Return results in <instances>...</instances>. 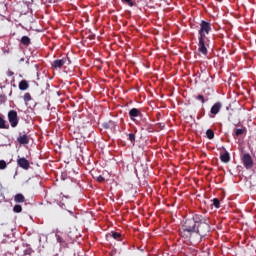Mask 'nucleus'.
I'll return each mask as SVG.
<instances>
[{
  "label": "nucleus",
  "mask_w": 256,
  "mask_h": 256,
  "mask_svg": "<svg viewBox=\"0 0 256 256\" xmlns=\"http://www.w3.org/2000/svg\"><path fill=\"white\" fill-rule=\"evenodd\" d=\"M7 169V162L0 160V170Z\"/></svg>",
  "instance_id": "obj_25"
},
{
  "label": "nucleus",
  "mask_w": 256,
  "mask_h": 256,
  "mask_svg": "<svg viewBox=\"0 0 256 256\" xmlns=\"http://www.w3.org/2000/svg\"><path fill=\"white\" fill-rule=\"evenodd\" d=\"M247 132L246 128H238L234 130L233 137L237 139L240 135H244Z\"/></svg>",
  "instance_id": "obj_11"
},
{
  "label": "nucleus",
  "mask_w": 256,
  "mask_h": 256,
  "mask_svg": "<svg viewBox=\"0 0 256 256\" xmlns=\"http://www.w3.org/2000/svg\"><path fill=\"white\" fill-rule=\"evenodd\" d=\"M122 3L129 5V7H133V5H135V3H133V0H122Z\"/></svg>",
  "instance_id": "obj_26"
},
{
  "label": "nucleus",
  "mask_w": 256,
  "mask_h": 256,
  "mask_svg": "<svg viewBox=\"0 0 256 256\" xmlns=\"http://www.w3.org/2000/svg\"><path fill=\"white\" fill-rule=\"evenodd\" d=\"M1 226H3L4 224L2 223V224H0Z\"/></svg>",
  "instance_id": "obj_33"
},
{
  "label": "nucleus",
  "mask_w": 256,
  "mask_h": 256,
  "mask_svg": "<svg viewBox=\"0 0 256 256\" xmlns=\"http://www.w3.org/2000/svg\"><path fill=\"white\" fill-rule=\"evenodd\" d=\"M201 220L198 221V224L196 226V235H199L200 237H207L209 233L211 232V222L209 220V217L200 214Z\"/></svg>",
  "instance_id": "obj_3"
},
{
  "label": "nucleus",
  "mask_w": 256,
  "mask_h": 256,
  "mask_svg": "<svg viewBox=\"0 0 256 256\" xmlns=\"http://www.w3.org/2000/svg\"><path fill=\"white\" fill-rule=\"evenodd\" d=\"M97 181L98 183H103V181H105V178L102 175H100L97 177Z\"/></svg>",
  "instance_id": "obj_30"
},
{
  "label": "nucleus",
  "mask_w": 256,
  "mask_h": 256,
  "mask_svg": "<svg viewBox=\"0 0 256 256\" xmlns=\"http://www.w3.org/2000/svg\"><path fill=\"white\" fill-rule=\"evenodd\" d=\"M102 127H103L104 129H115L116 124H115V121L109 120L108 122H104V123L102 124Z\"/></svg>",
  "instance_id": "obj_13"
},
{
  "label": "nucleus",
  "mask_w": 256,
  "mask_h": 256,
  "mask_svg": "<svg viewBox=\"0 0 256 256\" xmlns=\"http://www.w3.org/2000/svg\"><path fill=\"white\" fill-rule=\"evenodd\" d=\"M222 107L223 104L221 102H216L210 109L209 117L213 119L215 115H218V113L221 111Z\"/></svg>",
  "instance_id": "obj_8"
},
{
  "label": "nucleus",
  "mask_w": 256,
  "mask_h": 256,
  "mask_svg": "<svg viewBox=\"0 0 256 256\" xmlns=\"http://www.w3.org/2000/svg\"><path fill=\"white\" fill-rule=\"evenodd\" d=\"M18 87L20 91H27L29 89V82L27 80H21Z\"/></svg>",
  "instance_id": "obj_12"
},
{
  "label": "nucleus",
  "mask_w": 256,
  "mask_h": 256,
  "mask_svg": "<svg viewBox=\"0 0 256 256\" xmlns=\"http://www.w3.org/2000/svg\"><path fill=\"white\" fill-rule=\"evenodd\" d=\"M6 121L0 116V129H9V126L5 125Z\"/></svg>",
  "instance_id": "obj_20"
},
{
  "label": "nucleus",
  "mask_w": 256,
  "mask_h": 256,
  "mask_svg": "<svg viewBox=\"0 0 256 256\" xmlns=\"http://www.w3.org/2000/svg\"><path fill=\"white\" fill-rule=\"evenodd\" d=\"M20 43H22L25 47H29L31 43V38H29L28 36H23L20 40Z\"/></svg>",
  "instance_id": "obj_17"
},
{
  "label": "nucleus",
  "mask_w": 256,
  "mask_h": 256,
  "mask_svg": "<svg viewBox=\"0 0 256 256\" xmlns=\"http://www.w3.org/2000/svg\"><path fill=\"white\" fill-rule=\"evenodd\" d=\"M15 203H25V196L21 193H18L14 196Z\"/></svg>",
  "instance_id": "obj_15"
},
{
  "label": "nucleus",
  "mask_w": 256,
  "mask_h": 256,
  "mask_svg": "<svg viewBox=\"0 0 256 256\" xmlns=\"http://www.w3.org/2000/svg\"><path fill=\"white\" fill-rule=\"evenodd\" d=\"M242 163L246 169H251L253 167V158L251 157V154H243Z\"/></svg>",
  "instance_id": "obj_6"
},
{
  "label": "nucleus",
  "mask_w": 256,
  "mask_h": 256,
  "mask_svg": "<svg viewBox=\"0 0 256 256\" xmlns=\"http://www.w3.org/2000/svg\"><path fill=\"white\" fill-rule=\"evenodd\" d=\"M156 117H157V120L159 121V120L161 119V113L158 112V113L156 114Z\"/></svg>",
  "instance_id": "obj_31"
},
{
  "label": "nucleus",
  "mask_w": 256,
  "mask_h": 256,
  "mask_svg": "<svg viewBox=\"0 0 256 256\" xmlns=\"http://www.w3.org/2000/svg\"><path fill=\"white\" fill-rule=\"evenodd\" d=\"M128 139H129V141H130L131 143H135V134L130 133V134L128 135Z\"/></svg>",
  "instance_id": "obj_27"
},
{
  "label": "nucleus",
  "mask_w": 256,
  "mask_h": 256,
  "mask_svg": "<svg viewBox=\"0 0 256 256\" xmlns=\"http://www.w3.org/2000/svg\"><path fill=\"white\" fill-rule=\"evenodd\" d=\"M8 121L11 127H17V125H19V116H17V111L10 110L8 112Z\"/></svg>",
  "instance_id": "obj_5"
},
{
  "label": "nucleus",
  "mask_w": 256,
  "mask_h": 256,
  "mask_svg": "<svg viewBox=\"0 0 256 256\" xmlns=\"http://www.w3.org/2000/svg\"><path fill=\"white\" fill-rule=\"evenodd\" d=\"M156 127H158V129H160V130H163V129H165V123H163V122L157 123Z\"/></svg>",
  "instance_id": "obj_28"
},
{
  "label": "nucleus",
  "mask_w": 256,
  "mask_h": 256,
  "mask_svg": "<svg viewBox=\"0 0 256 256\" xmlns=\"http://www.w3.org/2000/svg\"><path fill=\"white\" fill-rule=\"evenodd\" d=\"M212 201H213V205H214V207H216V209H219V207H221V202L219 201V199L214 198Z\"/></svg>",
  "instance_id": "obj_22"
},
{
  "label": "nucleus",
  "mask_w": 256,
  "mask_h": 256,
  "mask_svg": "<svg viewBox=\"0 0 256 256\" xmlns=\"http://www.w3.org/2000/svg\"><path fill=\"white\" fill-rule=\"evenodd\" d=\"M18 143H20V145H29V136H27V134L24 135H19V137L17 138Z\"/></svg>",
  "instance_id": "obj_10"
},
{
  "label": "nucleus",
  "mask_w": 256,
  "mask_h": 256,
  "mask_svg": "<svg viewBox=\"0 0 256 256\" xmlns=\"http://www.w3.org/2000/svg\"><path fill=\"white\" fill-rule=\"evenodd\" d=\"M206 137H207V139H214L215 138V132L212 129H208L206 131Z\"/></svg>",
  "instance_id": "obj_19"
},
{
  "label": "nucleus",
  "mask_w": 256,
  "mask_h": 256,
  "mask_svg": "<svg viewBox=\"0 0 256 256\" xmlns=\"http://www.w3.org/2000/svg\"><path fill=\"white\" fill-rule=\"evenodd\" d=\"M213 31L212 24L209 21L201 20L200 21V28L198 29V51L204 57L209 55V47L211 45V39L207 37L209 33Z\"/></svg>",
  "instance_id": "obj_1"
},
{
  "label": "nucleus",
  "mask_w": 256,
  "mask_h": 256,
  "mask_svg": "<svg viewBox=\"0 0 256 256\" xmlns=\"http://www.w3.org/2000/svg\"><path fill=\"white\" fill-rule=\"evenodd\" d=\"M33 253H34V251H33V248H31V247H28L24 250V255H31Z\"/></svg>",
  "instance_id": "obj_24"
},
{
  "label": "nucleus",
  "mask_w": 256,
  "mask_h": 256,
  "mask_svg": "<svg viewBox=\"0 0 256 256\" xmlns=\"http://www.w3.org/2000/svg\"><path fill=\"white\" fill-rule=\"evenodd\" d=\"M13 211H14V213H21L23 211V207H21V205H19V204H16L13 207Z\"/></svg>",
  "instance_id": "obj_21"
},
{
  "label": "nucleus",
  "mask_w": 256,
  "mask_h": 256,
  "mask_svg": "<svg viewBox=\"0 0 256 256\" xmlns=\"http://www.w3.org/2000/svg\"><path fill=\"white\" fill-rule=\"evenodd\" d=\"M201 214H193L191 217L185 218L182 223L179 234L184 239H188V241L193 240V236L197 231V224L201 221Z\"/></svg>",
  "instance_id": "obj_2"
},
{
  "label": "nucleus",
  "mask_w": 256,
  "mask_h": 256,
  "mask_svg": "<svg viewBox=\"0 0 256 256\" xmlns=\"http://www.w3.org/2000/svg\"><path fill=\"white\" fill-rule=\"evenodd\" d=\"M220 160L222 163H229L231 161V156L229 155V152L225 151V153L220 155Z\"/></svg>",
  "instance_id": "obj_14"
},
{
  "label": "nucleus",
  "mask_w": 256,
  "mask_h": 256,
  "mask_svg": "<svg viewBox=\"0 0 256 256\" xmlns=\"http://www.w3.org/2000/svg\"><path fill=\"white\" fill-rule=\"evenodd\" d=\"M25 103H29V101H31V94L30 93H25L24 97H23Z\"/></svg>",
  "instance_id": "obj_23"
},
{
  "label": "nucleus",
  "mask_w": 256,
  "mask_h": 256,
  "mask_svg": "<svg viewBox=\"0 0 256 256\" xmlns=\"http://www.w3.org/2000/svg\"><path fill=\"white\" fill-rule=\"evenodd\" d=\"M23 61H25V58H21V59H20V63L23 62Z\"/></svg>",
  "instance_id": "obj_32"
},
{
  "label": "nucleus",
  "mask_w": 256,
  "mask_h": 256,
  "mask_svg": "<svg viewBox=\"0 0 256 256\" xmlns=\"http://www.w3.org/2000/svg\"><path fill=\"white\" fill-rule=\"evenodd\" d=\"M129 117L132 121H135V117H143V113H141V110L138 108H132L129 111Z\"/></svg>",
  "instance_id": "obj_9"
},
{
  "label": "nucleus",
  "mask_w": 256,
  "mask_h": 256,
  "mask_svg": "<svg viewBox=\"0 0 256 256\" xmlns=\"http://www.w3.org/2000/svg\"><path fill=\"white\" fill-rule=\"evenodd\" d=\"M56 241L57 243H60L61 247H67V241H65L59 234H56Z\"/></svg>",
  "instance_id": "obj_16"
},
{
  "label": "nucleus",
  "mask_w": 256,
  "mask_h": 256,
  "mask_svg": "<svg viewBox=\"0 0 256 256\" xmlns=\"http://www.w3.org/2000/svg\"><path fill=\"white\" fill-rule=\"evenodd\" d=\"M196 99H198V101H201L203 104H205V97H203V95H198Z\"/></svg>",
  "instance_id": "obj_29"
},
{
  "label": "nucleus",
  "mask_w": 256,
  "mask_h": 256,
  "mask_svg": "<svg viewBox=\"0 0 256 256\" xmlns=\"http://www.w3.org/2000/svg\"><path fill=\"white\" fill-rule=\"evenodd\" d=\"M108 237H112V239H115L116 241H121V233L119 232H111L110 234H108Z\"/></svg>",
  "instance_id": "obj_18"
},
{
  "label": "nucleus",
  "mask_w": 256,
  "mask_h": 256,
  "mask_svg": "<svg viewBox=\"0 0 256 256\" xmlns=\"http://www.w3.org/2000/svg\"><path fill=\"white\" fill-rule=\"evenodd\" d=\"M17 165L21 169H24V171L29 170V168L31 167V164L29 163V160H27V158H25V157H22V158L18 157Z\"/></svg>",
  "instance_id": "obj_7"
},
{
  "label": "nucleus",
  "mask_w": 256,
  "mask_h": 256,
  "mask_svg": "<svg viewBox=\"0 0 256 256\" xmlns=\"http://www.w3.org/2000/svg\"><path fill=\"white\" fill-rule=\"evenodd\" d=\"M71 65V59L69 57H64L62 59H57L52 62V69H61L63 65Z\"/></svg>",
  "instance_id": "obj_4"
}]
</instances>
